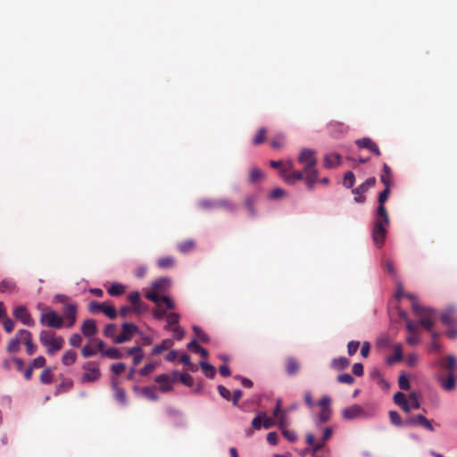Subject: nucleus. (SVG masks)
Returning a JSON list of instances; mask_svg holds the SVG:
<instances>
[{
  "instance_id": "obj_1",
  "label": "nucleus",
  "mask_w": 457,
  "mask_h": 457,
  "mask_svg": "<svg viewBox=\"0 0 457 457\" xmlns=\"http://www.w3.org/2000/svg\"><path fill=\"white\" fill-rule=\"evenodd\" d=\"M380 180L386 187L378 195V206L372 228V239L378 248L382 247L385 243L386 227L389 225V217L384 204L387 200L390 193L389 179L386 176H380Z\"/></svg>"
},
{
  "instance_id": "obj_2",
  "label": "nucleus",
  "mask_w": 457,
  "mask_h": 457,
  "mask_svg": "<svg viewBox=\"0 0 457 457\" xmlns=\"http://www.w3.org/2000/svg\"><path fill=\"white\" fill-rule=\"evenodd\" d=\"M39 341L42 345L46 347V353L50 355L60 351L64 345L63 338L56 337L55 333L50 330H42L39 334Z\"/></svg>"
},
{
  "instance_id": "obj_3",
  "label": "nucleus",
  "mask_w": 457,
  "mask_h": 457,
  "mask_svg": "<svg viewBox=\"0 0 457 457\" xmlns=\"http://www.w3.org/2000/svg\"><path fill=\"white\" fill-rule=\"evenodd\" d=\"M412 311L420 319V325L431 332L434 327L435 311L430 308L422 307L416 302L412 303Z\"/></svg>"
},
{
  "instance_id": "obj_4",
  "label": "nucleus",
  "mask_w": 457,
  "mask_h": 457,
  "mask_svg": "<svg viewBox=\"0 0 457 457\" xmlns=\"http://www.w3.org/2000/svg\"><path fill=\"white\" fill-rule=\"evenodd\" d=\"M434 366L437 369V374L444 376L455 373L457 371V361L453 355H447L440 358L434 362Z\"/></svg>"
},
{
  "instance_id": "obj_5",
  "label": "nucleus",
  "mask_w": 457,
  "mask_h": 457,
  "mask_svg": "<svg viewBox=\"0 0 457 457\" xmlns=\"http://www.w3.org/2000/svg\"><path fill=\"white\" fill-rule=\"evenodd\" d=\"M84 373L81 377L82 382H95L101 377V370L99 364L96 361H88L82 365Z\"/></svg>"
},
{
  "instance_id": "obj_6",
  "label": "nucleus",
  "mask_w": 457,
  "mask_h": 457,
  "mask_svg": "<svg viewBox=\"0 0 457 457\" xmlns=\"http://www.w3.org/2000/svg\"><path fill=\"white\" fill-rule=\"evenodd\" d=\"M280 175L284 180L290 185H294L297 181H301L304 179L302 171L294 170V164L292 162H288L285 164V166L280 170Z\"/></svg>"
},
{
  "instance_id": "obj_7",
  "label": "nucleus",
  "mask_w": 457,
  "mask_h": 457,
  "mask_svg": "<svg viewBox=\"0 0 457 457\" xmlns=\"http://www.w3.org/2000/svg\"><path fill=\"white\" fill-rule=\"evenodd\" d=\"M40 323L53 328H61L63 326V319L54 311H46L41 314Z\"/></svg>"
},
{
  "instance_id": "obj_8",
  "label": "nucleus",
  "mask_w": 457,
  "mask_h": 457,
  "mask_svg": "<svg viewBox=\"0 0 457 457\" xmlns=\"http://www.w3.org/2000/svg\"><path fill=\"white\" fill-rule=\"evenodd\" d=\"M62 312L63 314V325H65L67 328H72L77 320V303H67V304L63 305Z\"/></svg>"
},
{
  "instance_id": "obj_9",
  "label": "nucleus",
  "mask_w": 457,
  "mask_h": 457,
  "mask_svg": "<svg viewBox=\"0 0 457 457\" xmlns=\"http://www.w3.org/2000/svg\"><path fill=\"white\" fill-rule=\"evenodd\" d=\"M303 165V173L305 175L304 181L308 189H313L315 183L318 181L319 172L316 169L317 164H309L308 162H300Z\"/></svg>"
},
{
  "instance_id": "obj_10",
  "label": "nucleus",
  "mask_w": 457,
  "mask_h": 457,
  "mask_svg": "<svg viewBox=\"0 0 457 457\" xmlns=\"http://www.w3.org/2000/svg\"><path fill=\"white\" fill-rule=\"evenodd\" d=\"M137 330L138 328L134 323L125 322L122 324L121 333L114 337L113 342L116 344L129 342L131 340L134 334L137 332Z\"/></svg>"
},
{
  "instance_id": "obj_11",
  "label": "nucleus",
  "mask_w": 457,
  "mask_h": 457,
  "mask_svg": "<svg viewBox=\"0 0 457 457\" xmlns=\"http://www.w3.org/2000/svg\"><path fill=\"white\" fill-rule=\"evenodd\" d=\"M404 426H420L431 432L435 430L431 421L422 414L406 419L404 420Z\"/></svg>"
},
{
  "instance_id": "obj_12",
  "label": "nucleus",
  "mask_w": 457,
  "mask_h": 457,
  "mask_svg": "<svg viewBox=\"0 0 457 457\" xmlns=\"http://www.w3.org/2000/svg\"><path fill=\"white\" fill-rule=\"evenodd\" d=\"M442 323L446 326L457 324V309L454 306L447 307L440 315Z\"/></svg>"
},
{
  "instance_id": "obj_13",
  "label": "nucleus",
  "mask_w": 457,
  "mask_h": 457,
  "mask_svg": "<svg viewBox=\"0 0 457 457\" xmlns=\"http://www.w3.org/2000/svg\"><path fill=\"white\" fill-rule=\"evenodd\" d=\"M342 416L345 420H353L365 416V411L361 406L358 404H353L343 410Z\"/></svg>"
},
{
  "instance_id": "obj_14",
  "label": "nucleus",
  "mask_w": 457,
  "mask_h": 457,
  "mask_svg": "<svg viewBox=\"0 0 457 457\" xmlns=\"http://www.w3.org/2000/svg\"><path fill=\"white\" fill-rule=\"evenodd\" d=\"M129 301L132 303V309L135 312L140 314L144 312L147 306L140 299V294L137 291L132 292L128 295Z\"/></svg>"
},
{
  "instance_id": "obj_15",
  "label": "nucleus",
  "mask_w": 457,
  "mask_h": 457,
  "mask_svg": "<svg viewBox=\"0 0 457 457\" xmlns=\"http://www.w3.org/2000/svg\"><path fill=\"white\" fill-rule=\"evenodd\" d=\"M436 380L439 382L441 387L445 391H452L455 386L454 373L444 376L443 374L436 375Z\"/></svg>"
},
{
  "instance_id": "obj_16",
  "label": "nucleus",
  "mask_w": 457,
  "mask_h": 457,
  "mask_svg": "<svg viewBox=\"0 0 457 457\" xmlns=\"http://www.w3.org/2000/svg\"><path fill=\"white\" fill-rule=\"evenodd\" d=\"M18 336H21L22 338V343L26 345V352L29 355H32L35 353L37 350V346L32 342V334L26 329H20L18 331Z\"/></svg>"
},
{
  "instance_id": "obj_17",
  "label": "nucleus",
  "mask_w": 457,
  "mask_h": 457,
  "mask_svg": "<svg viewBox=\"0 0 457 457\" xmlns=\"http://www.w3.org/2000/svg\"><path fill=\"white\" fill-rule=\"evenodd\" d=\"M13 315L16 319L20 320L25 325H34V320H32L26 307L24 306L16 307L13 311Z\"/></svg>"
},
{
  "instance_id": "obj_18",
  "label": "nucleus",
  "mask_w": 457,
  "mask_h": 457,
  "mask_svg": "<svg viewBox=\"0 0 457 457\" xmlns=\"http://www.w3.org/2000/svg\"><path fill=\"white\" fill-rule=\"evenodd\" d=\"M298 162H308L309 164H317L318 160L316 157V151L310 148H303L301 150L298 158Z\"/></svg>"
},
{
  "instance_id": "obj_19",
  "label": "nucleus",
  "mask_w": 457,
  "mask_h": 457,
  "mask_svg": "<svg viewBox=\"0 0 457 457\" xmlns=\"http://www.w3.org/2000/svg\"><path fill=\"white\" fill-rule=\"evenodd\" d=\"M96 322L93 319H87L81 325V333L86 337H92L97 333Z\"/></svg>"
},
{
  "instance_id": "obj_20",
  "label": "nucleus",
  "mask_w": 457,
  "mask_h": 457,
  "mask_svg": "<svg viewBox=\"0 0 457 457\" xmlns=\"http://www.w3.org/2000/svg\"><path fill=\"white\" fill-rule=\"evenodd\" d=\"M356 145L359 147L369 149L370 152L375 154L377 156H379L381 154L378 145L369 137H363V138L356 140Z\"/></svg>"
},
{
  "instance_id": "obj_21",
  "label": "nucleus",
  "mask_w": 457,
  "mask_h": 457,
  "mask_svg": "<svg viewBox=\"0 0 457 457\" xmlns=\"http://www.w3.org/2000/svg\"><path fill=\"white\" fill-rule=\"evenodd\" d=\"M155 381L160 385V390L167 393L172 390L173 380L167 374H161L155 378Z\"/></svg>"
},
{
  "instance_id": "obj_22",
  "label": "nucleus",
  "mask_w": 457,
  "mask_h": 457,
  "mask_svg": "<svg viewBox=\"0 0 457 457\" xmlns=\"http://www.w3.org/2000/svg\"><path fill=\"white\" fill-rule=\"evenodd\" d=\"M285 367L287 374L294 376L299 372L301 365L295 357H288L286 359Z\"/></svg>"
},
{
  "instance_id": "obj_23",
  "label": "nucleus",
  "mask_w": 457,
  "mask_h": 457,
  "mask_svg": "<svg viewBox=\"0 0 457 457\" xmlns=\"http://www.w3.org/2000/svg\"><path fill=\"white\" fill-rule=\"evenodd\" d=\"M341 163V155L336 153L329 154L324 157V166L328 169L337 167Z\"/></svg>"
},
{
  "instance_id": "obj_24",
  "label": "nucleus",
  "mask_w": 457,
  "mask_h": 457,
  "mask_svg": "<svg viewBox=\"0 0 457 457\" xmlns=\"http://www.w3.org/2000/svg\"><path fill=\"white\" fill-rule=\"evenodd\" d=\"M18 291L15 282L12 278H4L0 282V292L12 294Z\"/></svg>"
},
{
  "instance_id": "obj_25",
  "label": "nucleus",
  "mask_w": 457,
  "mask_h": 457,
  "mask_svg": "<svg viewBox=\"0 0 457 457\" xmlns=\"http://www.w3.org/2000/svg\"><path fill=\"white\" fill-rule=\"evenodd\" d=\"M394 402L397 404L401 409L409 413V403L407 402L406 395L402 392H397L394 395Z\"/></svg>"
},
{
  "instance_id": "obj_26",
  "label": "nucleus",
  "mask_w": 457,
  "mask_h": 457,
  "mask_svg": "<svg viewBox=\"0 0 457 457\" xmlns=\"http://www.w3.org/2000/svg\"><path fill=\"white\" fill-rule=\"evenodd\" d=\"M112 389L115 399L122 405L127 404V395L124 389L120 388L116 381H112Z\"/></svg>"
},
{
  "instance_id": "obj_27",
  "label": "nucleus",
  "mask_w": 457,
  "mask_h": 457,
  "mask_svg": "<svg viewBox=\"0 0 457 457\" xmlns=\"http://www.w3.org/2000/svg\"><path fill=\"white\" fill-rule=\"evenodd\" d=\"M22 342V338L21 336H18V332L16 336L10 340L7 345L6 351L9 353H16L20 351V345Z\"/></svg>"
},
{
  "instance_id": "obj_28",
  "label": "nucleus",
  "mask_w": 457,
  "mask_h": 457,
  "mask_svg": "<svg viewBox=\"0 0 457 457\" xmlns=\"http://www.w3.org/2000/svg\"><path fill=\"white\" fill-rule=\"evenodd\" d=\"M127 353L129 355L133 356V363L135 366L138 365L144 358L143 351L139 346L131 347Z\"/></svg>"
},
{
  "instance_id": "obj_29",
  "label": "nucleus",
  "mask_w": 457,
  "mask_h": 457,
  "mask_svg": "<svg viewBox=\"0 0 457 457\" xmlns=\"http://www.w3.org/2000/svg\"><path fill=\"white\" fill-rule=\"evenodd\" d=\"M170 279L167 278H159L157 280H155L153 284H152V288L154 290V291H157V292H165L168 287H170Z\"/></svg>"
},
{
  "instance_id": "obj_30",
  "label": "nucleus",
  "mask_w": 457,
  "mask_h": 457,
  "mask_svg": "<svg viewBox=\"0 0 457 457\" xmlns=\"http://www.w3.org/2000/svg\"><path fill=\"white\" fill-rule=\"evenodd\" d=\"M420 395L417 392H411L407 398V402L409 403V412L411 410H418L420 408Z\"/></svg>"
},
{
  "instance_id": "obj_31",
  "label": "nucleus",
  "mask_w": 457,
  "mask_h": 457,
  "mask_svg": "<svg viewBox=\"0 0 457 457\" xmlns=\"http://www.w3.org/2000/svg\"><path fill=\"white\" fill-rule=\"evenodd\" d=\"M350 361L345 357L335 358L331 362V367L337 370H343L349 367Z\"/></svg>"
},
{
  "instance_id": "obj_32",
  "label": "nucleus",
  "mask_w": 457,
  "mask_h": 457,
  "mask_svg": "<svg viewBox=\"0 0 457 457\" xmlns=\"http://www.w3.org/2000/svg\"><path fill=\"white\" fill-rule=\"evenodd\" d=\"M173 345V341L171 339H164L162 344L155 345L152 350L153 355H158L164 352L165 350L170 349Z\"/></svg>"
},
{
  "instance_id": "obj_33",
  "label": "nucleus",
  "mask_w": 457,
  "mask_h": 457,
  "mask_svg": "<svg viewBox=\"0 0 457 457\" xmlns=\"http://www.w3.org/2000/svg\"><path fill=\"white\" fill-rule=\"evenodd\" d=\"M187 348L189 350L193 351L194 353H199L203 358L208 357V351L205 348L199 345V344L197 343V341L195 339L192 340L187 345Z\"/></svg>"
},
{
  "instance_id": "obj_34",
  "label": "nucleus",
  "mask_w": 457,
  "mask_h": 457,
  "mask_svg": "<svg viewBox=\"0 0 457 457\" xmlns=\"http://www.w3.org/2000/svg\"><path fill=\"white\" fill-rule=\"evenodd\" d=\"M306 443L312 447V454L321 450L324 446L323 442H316L315 436L312 434H307Z\"/></svg>"
},
{
  "instance_id": "obj_35",
  "label": "nucleus",
  "mask_w": 457,
  "mask_h": 457,
  "mask_svg": "<svg viewBox=\"0 0 457 457\" xmlns=\"http://www.w3.org/2000/svg\"><path fill=\"white\" fill-rule=\"evenodd\" d=\"M176 260L172 256H164L157 261V265L159 268L166 270L170 269L175 265Z\"/></svg>"
},
{
  "instance_id": "obj_36",
  "label": "nucleus",
  "mask_w": 457,
  "mask_h": 457,
  "mask_svg": "<svg viewBox=\"0 0 457 457\" xmlns=\"http://www.w3.org/2000/svg\"><path fill=\"white\" fill-rule=\"evenodd\" d=\"M173 377L174 378H179V381L187 386H192L194 385V378L188 373H179L178 371H174Z\"/></svg>"
},
{
  "instance_id": "obj_37",
  "label": "nucleus",
  "mask_w": 457,
  "mask_h": 457,
  "mask_svg": "<svg viewBox=\"0 0 457 457\" xmlns=\"http://www.w3.org/2000/svg\"><path fill=\"white\" fill-rule=\"evenodd\" d=\"M394 355L387 359V362L392 364L396 361H400L403 360V347L401 344H396L394 345Z\"/></svg>"
},
{
  "instance_id": "obj_38",
  "label": "nucleus",
  "mask_w": 457,
  "mask_h": 457,
  "mask_svg": "<svg viewBox=\"0 0 457 457\" xmlns=\"http://www.w3.org/2000/svg\"><path fill=\"white\" fill-rule=\"evenodd\" d=\"M107 292L112 296H120L125 293V287L119 283H113L107 288Z\"/></svg>"
},
{
  "instance_id": "obj_39",
  "label": "nucleus",
  "mask_w": 457,
  "mask_h": 457,
  "mask_svg": "<svg viewBox=\"0 0 457 457\" xmlns=\"http://www.w3.org/2000/svg\"><path fill=\"white\" fill-rule=\"evenodd\" d=\"M77 360V353L73 350H69L64 353L62 358V362L65 366L73 364Z\"/></svg>"
},
{
  "instance_id": "obj_40",
  "label": "nucleus",
  "mask_w": 457,
  "mask_h": 457,
  "mask_svg": "<svg viewBox=\"0 0 457 457\" xmlns=\"http://www.w3.org/2000/svg\"><path fill=\"white\" fill-rule=\"evenodd\" d=\"M73 386V382L71 379H63L62 383L57 386L56 391L54 393L55 395H58L63 392L69 391Z\"/></svg>"
},
{
  "instance_id": "obj_41",
  "label": "nucleus",
  "mask_w": 457,
  "mask_h": 457,
  "mask_svg": "<svg viewBox=\"0 0 457 457\" xmlns=\"http://www.w3.org/2000/svg\"><path fill=\"white\" fill-rule=\"evenodd\" d=\"M331 417V409L330 408H321L320 412L319 413L317 426L319 427L321 423L327 422L330 420Z\"/></svg>"
},
{
  "instance_id": "obj_42",
  "label": "nucleus",
  "mask_w": 457,
  "mask_h": 457,
  "mask_svg": "<svg viewBox=\"0 0 457 457\" xmlns=\"http://www.w3.org/2000/svg\"><path fill=\"white\" fill-rule=\"evenodd\" d=\"M195 248V242L192 239L186 240L178 244V249L179 252L186 253L192 251Z\"/></svg>"
},
{
  "instance_id": "obj_43",
  "label": "nucleus",
  "mask_w": 457,
  "mask_h": 457,
  "mask_svg": "<svg viewBox=\"0 0 457 457\" xmlns=\"http://www.w3.org/2000/svg\"><path fill=\"white\" fill-rule=\"evenodd\" d=\"M200 366H201L204 375L207 378H214L216 371H215L214 367L212 364H210L208 362L201 361Z\"/></svg>"
},
{
  "instance_id": "obj_44",
  "label": "nucleus",
  "mask_w": 457,
  "mask_h": 457,
  "mask_svg": "<svg viewBox=\"0 0 457 457\" xmlns=\"http://www.w3.org/2000/svg\"><path fill=\"white\" fill-rule=\"evenodd\" d=\"M180 319V316L177 312H170L166 315V320L168 323V326L165 327L166 329H170L171 326H175L179 323Z\"/></svg>"
},
{
  "instance_id": "obj_45",
  "label": "nucleus",
  "mask_w": 457,
  "mask_h": 457,
  "mask_svg": "<svg viewBox=\"0 0 457 457\" xmlns=\"http://www.w3.org/2000/svg\"><path fill=\"white\" fill-rule=\"evenodd\" d=\"M53 372L50 368L45 369L40 375V381L43 384L48 385L53 382Z\"/></svg>"
},
{
  "instance_id": "obj_46",
  "label": "nucleus",
  "mask_w": 457,
  "mask_h": 457,
  "mask_svg": "<svg viewBox=\"0 0 457 457\" xmlns=\"http://www.w3.org/2000/svg\"><path fill=\"white\" fill-rule=\"evenodd\" d=\"M104 356L113 360L121 359L123 357V353L118 348L111 347L104 352Z\"/></svg>"
},
{
  "instance_id": "obj_47",
  "label": "nucleus",
  "mask_w": 457,
  "mask_h": 457,
  "mask_svg": "<svg viewBox=\"0 0 457 457\" xmlns=\"http://www.w3.org/2000/svg\"><path fill=\"white\" fill-rule=\"evenodd\" d=\"M142 394L144 396H145L147 399L151 401H157L158 400V395L155 392V388L145 386L142 388Z\"/></svg>"
},
{
  "instance_id": "obj_48",
  "label": "nucleus",
  "mask_w": 457,
  "mask_h": 457,
  "mask_svg": "<svg viewBox=\"0 0 457 457\" xmlns=\"http://www.w3.org/2000/svg\"><path fill=\"white\" fill-rule=\"evenodd\" d=\"M105 303H98L96 301H91L88 304V311L92 314L103 312Z\"/></svg>"
},
{
  "instance_id": "obj_49",
  "label": "nucleus",
  "mask_w": 457,
  "mask_h": 457,
  "mask_svg": "<svg viewBox=\"0 0 457 457\" xmlns=\"http://www.w3.org/2000/svg\"><path fill=\"white\" fill-rule=\"evenodd\" d=\"M354 182H355V176H354L353 172L350 171V170L345 172V174L344 176L343 185L347 188H351L353 187Z\"/></svg>"
},
{
  "instance_id": "obj_50",
  "label": "nucleus",
  "mask_w": 457,
  "mask_h": 457,
  "mask_svg": "<svg viewBox=\"0 0 457 457\" xmlns=\"http://www.w3.org/2000/svg\"><path fill=\"white\" fill-rule=\"evenodd\" d=\"M263 417H266L265 411L260 412L256 417L253 418V420H252V427L253 429L259 430L262 428V427H263L262 426Z\"/></svg>"
},
{
  "instance_id": "obj_51",
  "label": "nucleus",
  "mask_w": 457,
  "mask_h": 457,
  "mask_svg": "<svg viewBox=\"0 0 457 457\" xmlns=\"http://www.w3.org/2000/svg\"><path fill=\"white\" fill-rule=\"evenodd\" d=\"M255 201H256V197L254 195H248L245 199V205L251 215L255 214L254 207H253Z\"/></svg>"
},
{
  "instance_id": "obj_52",
  "label": "nucleus",
  "mask_w": 457,
  "mask_h": 457,
  "mask_svg": "<svg viewBox=\"0 0 457 457\" xmlns=\"http://www.w3.org/2000/svg\"><path fill=\"white\" fill-rule=\"evenodd\" d=\"M267 130L265 128H261L253 139V143L256 145H261L265 141Z\"/></svg>"
},
{
  "instance_id": "obj_53",
  "label": "nucleus",
  "mask_w": 457,
  "mask_h": 457,
  "mask_svg": "<svg viewBox=\"0 0 457 457\" xmlns=\"http://www.w3.org/2000/svg\"><path fill=\"white\" fill-rule=\"evenodd\" d=\"M193 330L195 334V337L203 343H208L210 338L208 335L199 327L194 326Z\"/></svg>"
},
{
  "instance_id": "obj_54",
  "label": "nucleus",
  "mask_w": 457,
  "mask_h": 457,
  "mask_svg": "<svg viewBox=\"0 0 457 457\" xmlns=\"http://www.w3.org/2000/svg\"><path fill=\"white\" fill-rule=\"evenodd\" d=\"M389 419L392 424L395 426H404V421H403L400 414L395 411H389Z\"/></svg>"
},
{
  "instance_id": "obj_55",
  "label": "nucleus",
  "mask_w": 457,
  "mask_h": 457,
  "mask_svg": "<svg viewBox=\"0 0 457 457\" xmlns=\"http://www.w3.org/2000/svg\"><path fill=\"white\" fill-rule=\"evenodd\" d=\"M213 205H215L216 208H224V209L228 210V211H234L235 210L234 204H231L227 199L217 200V201H215V204Z\"/></svg>"
},
{
  "instance_id": "obj_56",
  "label": "nucleus",
  "mask_w": 457,
  "mask_h": 457,
  "mask_svg": "<svg viewBox=\"0 0 457 457\" xmlns=\"http://www.w3.org/2000/svg\"><path fill=\"white\" fill-rule=\"evenodd\" d=\"M278 420V425L279 429H282L283 428H286L287 424V411H281L280 414L278 416H274Z\"/></svg>"
},
{
  "instance_id": "obj_57",
  "label": "nucleus",
  "mask_w": 457,
  "mask_h": 457,
  "mask_svg": "<svg viewBox=\"0 0 457 457\" xmlns=\"http://www.w3.org/2000/svg\"><path fill=\"white\" fill-rule=\"evenodd\" d=\"M180 361L187 366L191 371L195 372L197 370V367L191 361L189 355L183 353L180 356Z\"/></svg>"
},
{
  "instance_id": "obj_58",
  "label": "nucleus",
  "mask_w": 457,
  "mask_h": 457,
  "mask_svg": "<svg viewBox=\"0 0 457 457\" xmlns=\"http://www.w3.org/2000/svg\"><path fill=\"white\" fill-rule=\"evenodd\" d=\"M158 293H159V292L154 291V290L152 288V290H151V291H149V292H147V293L145 294V297H146L148 300H150V301H152V302H154V303H156V304H158V305H159V304L161 303V302H162V296H160V295H158Z\"/></svg>"
},
{
  "instance_id": "obj_59",
  "label": "nucleus",
  "mask_w": 457,
  "mask_h": 457,
  "mask_svg": "<svg viewBox=\"0 0 457 457\" xmlns=\"http://www.w3.org/2000/svg\"><path fill=\"white\" fill-rule=\"evenodd\" d=\"M337 381L342 384L353 385L354 378L349 373H344L337 376Z\"/></svg>"
},
{
  "instance_id": "obj_60",
  "label": "nucleus",
  "mask_w": 457,
  "mask_h": 457,
  "mask_svg": "<svg viewBox=\"0 0 457 457\" xmlns=\"http://www.w3.org/2000/svg\"><path fill=\"white\" fill-rule=\"evenodd\" d=\"M431 337H433V341L430 343L429 350L431 352H437L441 348V345L436 339L438 337V334L436 332L431 331Z\"/></svg>"
},
{
  "instance_id": "obj_61",
  "label": "nucleus",
  "mask_w": 457,
  "mask_h": 457,
  "mask_svg": "<svg viewBox=\"0 0 457 457\" xmlns=\"http://www.w3.org/2000/svg\"><path fill=\"white\" fill-rule=\"evenodd\" d=\"M262 177H263V172L260 169L254 168L250 171L249 179L251 182L254 183V182L260 180Z\"/></svg>"
},
{
  "instance_id": "obj_62",
  "label": "nucleus",
  "mask_w": 457,
  "mask_h": 457,
  "mask_svg": "<svg viewBox=\"0 0 457 457\" xmlns=\"http://www.w3.org/2000/svg\"><path fill=\"white\" fill-rule=\"evenodd\" d=\"M69 343L73 347H79L82 344V337L78 333H74L69 338Z\"/></svg>"
},
{
  "instance_id": "obj_63",
  "label": "nucleus",
  "mask_w": 457,
  "mask_h": 457,
  "mask_svg": "<svg viewBox=\"0 0 457 457\" xmlns=\"http://www.w3.org/2000/svg\"><path fill=\"white\" fill-rule=\"evenodd\" d=\"M117 327L115 324H107L104 328V334L107 337H112L114 339Z\"/></svg>"
},
{
  "instance_id": "obj_64",
  "label": "nucleus",
  "mask_w": 457,
  "mask_h": 457,
  "mask_svg": "<svg viewBox=\"0 0 457 457\" xmlns=\"http://www.w3.org/2000/svg\"><path fill=\"white\" fill-rule=\"evenodd\" d=\"M155 368H156L155 363H154V362L147 363L139 370V374L144 377L147 376L150 373H152L155 370Z\"/></svg>"
}]
</instances>
